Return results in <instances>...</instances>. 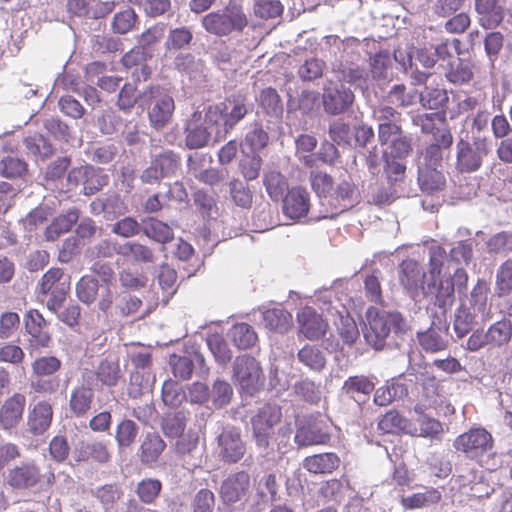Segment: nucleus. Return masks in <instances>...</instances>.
<instances>
[{
  "label": "nucleus",
  "mask_w": 512,
  "mask_h": 512,
  "mask_svg": "<svg viewBox=\"0 0 512 512\" xmlns=\"http://www.w3.org/2000/svg\"><path fill=\"white\" fill-rule=\"evenodd\" d=\"M446 252L437 247L430 252L428 276L414 259H405L399 265V280L402 286L415 297L422 291L436 298L440 307L454 300V285L449 277H442Z\"/></svg>",
  "instance_id": "obj_1"
},
{
  "label": "nucleus",
  "mask_w": 512,
  "mask_h": 512,
  "mask_svg": "<svg viewBox=\"0 0 512 512\" xmlns=\"http://www.w3.org/2000/svg\"><path fill=\"white\" fill-rule=\"evenodd\" d=\"M231 368V381L242 398H254L264 390L266 376L254 356L248 353L237 355Z\"/></svg>",
  "instance_id": "obj_2"
},
{
  "label": "nucleus",
  "mask_w": 512,
  "mask_h": 512,
  "mask_svg": "<svg viewBox=\"0 0 512 512\" xmlns=\"http://www.w3.org/2000/svg\"><path fill=\"white\" fill-rule=\"evenodd\" d=\"M168 364L172 375L181 381L190 380L194 375L205 378L210 372L204 355L196 345L183 344L181 350L169 354Z\"/></svg>",
  "instance_id": "obj_3"
},
{
  "label": "nucleus",
  "mask_w": 512,
  "mask_h": 512,
  "mask_svg": "<svg viewBox=\"0 0 512 512\" xmlns=\"http://www.w3.org/2000/svg\"><path fill=\"white\" fill-rule=\"evenodd\" d=\"M248 23V18L239 5H228L222 11L210 12L201 19L203 28L218 37L228 36L233 32L242 33Z\"/></svg>",
  "instance_id": "obj_4"
},
{
  "label": "nucleus",
  "mask_w": 512,
  "mask_h": 512,
  "mask_svg": "<svg viewBox=\"0 0 512 512\" xmlns=\"http://www.w3.org/2000/svg\"><path fill=\"white\" fill-rule=\"evenodd\" d=\"M453 447L466 458L478 460L484 455H493L494 438L485 427L473 425L454 439Z\"/></svg>",
  "instance_id": "obj_5"
},
{
  "label": "nucleus",
  "mask_w": 512,
  "mask_h": 512,
  "mask_svg": "<svg viewBox=\"0 0 512 512\" xmlns=\"http://www.w3.org/2000/svg\"><path fill=\"white\" fill-rule=\"evenodd\" d=\"M281 419V407L270 403L264 404L250 418L252 439L258 448L268 449L275 434V426Z\"/></svg>",
  "instance_id": "obj_6"
},
{
  "label": "nucleus",
  "mask_w": 512,
  "mask_h": 512,
  "mask_svg": "<svg viewBox=\"0 0 512 512\" xmlns=\"http://www.w3.org/2000/svg\"><path fill=\"white\" fill-rule=\"evenodd\" d=\"M331 440L329 425L314 415L295 416L294 442L298 447L323 445Z\"/></svg>",
  "instance_id": "obj_7"
},
{
  "label": "nucleus",
  "mask_w": 512,
  "mask_h": 512,
  "mask_svg": "<svg viewBox=\"0 0 512 512\" xmlns=\"http://www.w3.org/2000/svg\"><path fill=\"white\" fill-rule=\"evenodd\" d=\"M38 289L44 296L51 295L47 307L56 312L70 291V276H66L61 268H50L42 276Z\"/></svg>",
  "instance_id": "obj_8"
},
{
  "label": "nucleus",
  "mask_w": 512,
  "mask_h": 512,
  "mask_svg": "<svg viewBox=\"0 0 512 512\" xmlns=\"http://www.w3.org/2000/svg\"><path fill=\"white\" fill-rule=\"evenodd\" d=\"M218 447V458L224 464L239 463L246 453V442L242 438L241 430L234 425L222 427L216 437Z\"/></svg>",
  "instance_id": "obj_9"
},
{
  "label": "nucleus",
  "mask_w": 512,
  "mask_h": 512,
  "mask_svg": "<svg viewBox=\"0 0 512 512\" xmlns=\"http://www.w3.org/2000/svg\"><path fill=\"white\" fill-rule=\"evenodd\" d=\"M456 147V168L462 173H471L480 169L483 158L489 153L486 138H477L473 143L460 139Z\"/></svg>",
  "instance_id": "obj_10"
},
{
  "label": "nucleus",
  "mask_w": 512,
  "mask_h": 512,
  "mask_svg": "<svg viewBox=\"0 0 512 512\" xmlns=\"http://www.w3.org/2000/svg\"><path fill=\"white\" fill-rule=\"evenodd\" d=\"M181 167V157L172 150L159 153L152 158L150 166L141 174L144 183H155L166 177H173Z\"/></svg>",
  "instance_id": "obj_11"
},
{
  "label": "nucleus",
  "mask_w": 512,
  "mask_h": 512,
  "mask_svg": "<svg viewBox=\"0 0 512 512\" xmlns=\"http://www.w3.org/2000/svg\"><path fill=\"white\" fill-rule=\"evenodd\" d=\"M378 122V139L381 145H387L392 139L404 133L401 127V113L389 105H379L373 110Z\"/></svg>",
  "instance_id": "obj_12"
},
{
  "label": "nucleus",
  "mask_w": 512,
  "mask_h": 512,
  "mask_svg": "<svg viewBox=\"0 0 512 512\" xmlns=\"http://www.w3.org/2000/svg\"><path fill=\"white\" fill-rule=\"evenodd\" d=\"M425 330L416 333L419 346L426 353H437L445 350L449 344L451 322H430Z\"/></svg>",
  "instance_id": "obj_13"
},
{
  "label": "nucleus",
  "mask_w": 512,
  "mask_h": 512,
  "mask_svg": "<svg viewBox=\"0 0 512 512\" xmlns=\"http://www.w3.org/2000/svg\"><path fill=\"white\" fill-rule=\"evenodd\" d=\"M250 490V475L240 470L225 478L219 488V496L226 506L234 505L246 498Z\"/></svg>",
  "instance_id": "obj_14"
},
{
  "label": "nucleus",
  "mask_w": 512,
  "mask_h": 512,
  "mask_svg": "<svg viewBox=\"0 0 512 512\" xmlns=\"http://www.w3.org/2000/svg\"><path fill=\"white\" fill-rule=\"evenodd\" d=\"M42 479L40 468L33 462H22L9 469L5 482L15 491L36 487Z\"/></svg>",
  "instance_id": "obj_15"
},
{
  "label": "nucleus",
  "mask_w": 512,
  "mask_h": 512,
  "mask_svg": "<svg viewBox=\"0 0 512 512\" xmlns=\"http://www.w3.org/2000/svg\"><path fill=\"white\" fill-rule=\"evenodd\" d=\"M298 335L308 340L321 339L322 347L329 353L341 348L339 339L330 331L329 322H297Z\"/></svg>",
  "instance_id": "obj_16"
},
{
  "label": "nucleus",
  "mask_w": 512,
  "mask_h": 512,
  "mask_svg": "<svg viewBox=\"0 0 512 512\" xmlns=\"http://www.w3.org/2000/svg\"><path fill=\"white\" fill-rule=\"evenodd\" d=\"M377 430L388 435H417V427L399 410L392 408L380 415Z\"/></svg>",
  "instance_id": "obj_17"
},
{
  "label": "nucleus",
  "mask_w": 512,
  "mask_h": 512,
  "mask_svg": "<svg viewBox=\"0 0 512 512\" xmlns=\"http://www.w3.org/2000/svg\"><path fill=\"white\" fill-rule=\"evenodd\" d=\"M280 201L284 215L293 220L306 217L310 209V194L301 186L291 187Z\"/></svg>",
  "instance_id": "obj_18"
},
{
  "label": "nucleus",
  "mask_w": 512,
  "mask_h": 512,
  "mask_svg": "<svg viewBox=\"0 0 512 512\" xmlns=\"http://www.w3.org/2000/svg\"><path fill=\"white\" fill-rule=\"evenodd\" d=\"M359 325L365 342L373 349L381 350L385 346L399 348L397 341L390 339V322H359Z\"/></svg>",
  "instance_id": "obj_19"
},
{
  "label": "nucleus",
  "mask_w": 512,
  "mask_h": 512,
  "mask_svg": "<svg viewBox=\"0 0 512 512\" xmlns=\"http://www.w3.org/2000/svg\"><path fill=\"white\" fill-rule=\"evenodd\" d=\"M167 444L158 432L148 431L140 438V446L136 455L145 466H152L157 463Z\"/></svg>",
  "instance_id": "obj_20"
},
{
  "label": "nucleus",
  "mask_w": 512,
  "mask_h": 512,
  "mask_svg": "<svg viewBox=\"0 0 512 512\" xmlns=\"http://www.w3.org/2000/svg\"><path fill=\"white\" fill-rule=\"evenodd\" d=\"M354 93L345 86H328L323 92V106L327 113L338 115L345 112L354 102Z\"/></svg>",
  "instance_id": "obj_21"
},
{
  "label": "nucleus",
  "mask_w": 512,
  "mask_h": 512,
  "mask_svg": "<svg viewBox=\"0 0 512 512\" xmlns=\"http://www.w3.org/2000/svg\"><path fill=\"white\" fill-rule=\"evenodd\" d=\"M26 398L23 394L14 393L7 398L0 408V424L6 431L16 428L23 418Z\"/></svg>",
  "instance_id": "obj_22"
},
{
  "label": "nucleus",
  "mask_w": 512,
  "mask_h": 512,
  "mask_svg": "<svg viewBox=\"0 0 512 512\" xmlns=\"http://www.w3.org/2000/svg\"><path fill=\"white\" fill-rule=\"evenodd\" d=\"M341 464V458L336 452H322L306 456L302 467L313 475H328L336 471Z\"/></svg>",
  "instance_id": "obj_23"
},
{
  "label": "nucleus",
  "mask_w": 512,
  "mask_h": 512,
  "mask_svg": "<svg viewBox=\"0 0 512 512\" xmlns=\"http://www.w3.org/2000/svg\"><path fill=\"white\" fill-rule=\"evenodd\" d=\"M211 132L201 122V113L194 112L185 126V146L188 149H200L209 144Z\"/></svg>",
  "instance_id": "obj_24"
},
{
  "label": "nucleus",
  "mask_w": 512,
  "mask_h": 512,
  "mask_svg": "<svg viewBox=\"0 0 512 512\" xmlns=\"http://www.w3.org/2000/svg\"><path fill=\"white\" fill-rule=\"evenodd\" d=\"M175 110L174 99L168 94L158 96L148 110L151 127L156 130L164 128L172 119Z\"/></svg>",
  "instance_id": "obj_25"
},
{
  "label": "nucleus",
  "mask_w": 512,
  "mask_h": 512,
  "mask_svg": "<svg viewBox=\"0 0 512 512\" xmlns=\"http://www.w3.org/2000/svg\"><path fill=\"white\" fill-rule=\"evenodd\" d=\"M401 379V376H394L386 380L383 386L374 389L373 403L385 407L394 401L407 398V387L400 382Z\"/></svg>",
  "instance_id": "obj_26"
},
{
  "label": "nucleus",
  "mask_w": 512,
  "mask_h": 512,
  "mask_svg": "<svg viewBox=\"0 0 512 512\" xmlns=\"http://www.w3.org/2000/svg\"><path fill=\"white\" fill-rule=\"evenodd\" d=\"M53 419L52 406L46 401H39L28 412V430L34 436L43 435L51 426Z\"/></svg>",
  "instance_id": "obj_27"
},
{
  "label": "nucleus",
  "mask_w": 512,
  "mask_h": 512,
  "mask_svg": "<svg viewBox=\"0 0 512 512\" xmlns=\"http://www.w3.org/2000/svg\"><path fill=\"white\" fill-rule=\"evenodd\" d=\"M501 0H475V11L480 15L479 24L485 29L498 27L504 18Z\"/></svg>",
  "instance_id": "obj_28"
},
{
  "label": "nucleus",
  "mask_w": 512,
  "mask_h": 512,
  "mask_svg": "<svg viewBox=\"0 0 512 512\" xmlns=\"http://www.w3.org/2000/svg\"><path fill=\"white\" fill-rule=\"evenodd\" d=\"M226 335L238 350L253 349L259 342L257 332L248 322H233Z\"/></svg>",
  "instance_id": "obj_29"
},
{
  "label": "nucleus",
  "mask_w": 512,
  "mask_h": 512,
  "mask_svg": "<svg viewBox=\"0 0 512 512\" xmlns=\"http://www.w3.org/2000/svg\"><path fill=\"white\" fill-rule=\"evenodd\" d=\"M203 123L210 132H214L215 141L224 140L227 134L233 129L226 125V114L221 105H211L207 108Z\"/></svg>",
  "instance_id": "obj_30"
},
{
  "label": "nucleus",
  "mask_w": 512,
  "mask_h": 512,
  "mask_svg": "<svg viewBox=\"0 0 512 512\" xmlns=\"http://www.w3.org/2000/svg\"><path fill=\"white\" fill-rule=\"evenodd\" d=\"M206 345L212 354L215 362L222 368H226L233 362V351L230 345L222 335L218 333L208 334L206 339Z\"/></svg>",
  "instance_id": "obj_31"
},
{
  "label": "nucleus",
  "mask_w": 512,
  "mask_h": 512,
  "mask_svg": "<svg viewBox=\"0 0 512 512\" xmlns=\"http://www.w3.org/2000/svg\"><path fill=\"white\" fill-rule=\"evenodd\" d=\"M262 180L268 196L274 202L283 199L290 189L285 175L275 169L265 171Z\"/></svg>",
  "instance_id": "obj_32"
},
{
  "label": "nucleus",
  "mask_w": 512,
  "mask_h": 512,
  "mask_svg": "<svg viewBox=\"0 0 512 512\" xmlns=\"http://www.w3.org/2000/svg\"><path fill=\"white\" fill-rule=\"evenodd\" d=\"M145 53L142 48L135 47L122 57V64L126 68H135L132 77L135 81H146L151 75V69L145 64Z\"/></svg>",
  "instance_id": "obj_33"
},
{
  "label": "nucleus",
  "mask_w": 512,
  "mask_h": 512,
  "mask_svg": "<svg viewBox=\"0 0 512 512\" xmlns=\"http://www.w3.org/2000/svg\"><path fill=\"white\" fill-rule=\"evenodd\" d=\"M357 198V187L350 175L339 178L332 191L330 201L341 204L344 208L352 205Z\"/></svg>",
  "instance_id": "obj_34"
},
{
  "label": "nucleus",
  "mask_w": 512,
  "mask_h": 512,
  "mask_svg": "<svg viewBox=\"0 0 512 512\" xmlns=\"http://www.w3.org/2000/svg\"><path fill=\"white\" fill-rule=\"evenodd\" d=\"M441 493L431 487L426 488L424 492H416L407 496H402L400 503L404 510H415L424 508L432 504H437L441 500Z\"/></svg>",
  "instance_id": "obj_35"
},
{
  "label": "nucleus",
  "mask_w": 512,
  "mask_h": 512,
  "mask_svg": "<svg viewBox=\"0 0 512 512\" xmlns=\"http://www.w3.org/2000/svg\"><path fill=\"white\" fill-rule=\"evenodd\" d=\"M79 219V210L76 208L68 210L59 215L46 228L45 236L47 240H55L61 234L69 232Z\"/></svg>",
  "instance_id": "obj_36"
},
{
  "label": "nucleus",
  "mask_w": 512,
  "mask_h": 512,
  "mask_svg": "<svg viewBox=\"0 0 512 512\" xmlns=\"http://www.w3.org/2000/svg\"><path fill=\"white\" fill-rule=\"evenodd\" d=\"M226 114V125L234 128L250 112L245 96L228 98L220 104Z\"/></svg>",
  "instance_id": "obj_37"
},
{
  "label": "nucleus",
  "mask_w": 512,
  "mask_h": 512,
  "mask_svg": "<svg viewBox=\"0 0 512 512\" xmlns=\"http://www.w3.org/2000/svg\"><path fill=\"white\" fill-rule=\"evenodd\" d=\"M161 399L165 406L177 408L183 402L188 401V394L182 384L177 380L168 378L162 384Z\"/></svg>",
  "instance_id": "obj_38"
},
{
  "label": "nucleus",
  "mask_w": 512,
  "mask_h": 512,
  "mask_svg": "<svg viewBox=\"0 0 512 512\" xmlns=\"http://www.w3.org/2000/svg\"><path fill=\"white\" fill-rule=\"evenodd\" d=\"M372 378L366 375L349 376L342 385V393L355 401V394L369 396L375 389V383Z\"/></svg>",
  "instance_id": "obj_39"
},
{
  "label": "nucleus",
  "mask_w": 512,
  "mask_h": 512,
  "mask_svg": "<svg viewBox=\"0 0 512 512\" xmlns=\"http://www.w3.org/2000/svg\"><path fill=\"white\" fill-rule=\"evenodd\" d=\"M139 425L132 419L123 418L117 425L115 441L120 451L131 448L139 434Z\"/></svg>",
  "instance_id": "obj_40"
},
{
  "label": "nucleus",
  "mask_w": 512,
  "mask_h": 512,
  "mask_svg": "<svg viewBox=\"0 0 512 512\" xmlns=\"http://www.w3.org/2000/svg\"><path fill=\"white\" fill-rule=\"evenodd\" d=\"M143 232L148 238L162 244L174 239L173 229L156 218H149L143 222Z\"/></svg>",
  "instance_id": "obj_41"
},
{
  "label": "nucleus",
  "mask_w": 512,
  "mask_h": 512,
  "mask_svg": "<svg viewBox=\"0 0 512 512\" xmlns=\"http://www.w3.org/2000/svg\"><path fill=\"white\" fill-rule=\"evenodd\" d=\"M162 481L158 478H144L140 480L135 488V493L143 504H154L161 494Z\"/></svg>",
  "instance_id": "obj_42"
},
{
  "label": "nucleus",
  "mask_w": 512,
  "mask_h": 512,
  "mask_svg": "<svg viewBox=\"0 0 512 512\" xmlns=\"http://www.w3.org/2000/svg\"><path fill=\"white\" fill-rule=\"evenodd\" d=\"M414 410L419 414V436L431 440L440 439L443 432L442 423L438 419L425 414L418 404L414 407Z\"/></svg>",
  "instance_id": "obj_43"
},
{
  "label": "nucleus",
  "mask_w": 512,
  "mask_h": 512,
  "mask_svg": "<svg viewBox=\"0 0 512 512\" xmlns=\"http://www.w3.org/2000/svg\"><path fill=\"white\" fill-rule=\"evenodd\" d=\"M297 359L300 363L311 370L321 371L326 366V358L322 351L316 346L306 344L297 352Z\"/></svg>",
  "instance_id": "obj_44"
},
{
  "label": "nucleus",
  "mask_w": 512,
  "mask_h": 512,
  "mask_svg": "<svg viewBox=\"0 0 512 512\" xmlns=\"http://www.w3.org/2000/svg\"><path fill=\"white\" fill-rule=\"evenodd\" d=\"M210 401L215 409L226 407L232 400L233 387L225 379L217 378L210 389Z\"/></svg>",
  "instance_id": "obj_45"
},
{
  "label": "nucleus",
  "mask_w": 512,
  "mask_h": 512,
  "mask_svg": "<svg viewBox=\"0 0 512 512\" xmlns=\"http://www.w3.org/2000/svg\"><path fill=\"white\" fill-rule=\"evenodd\" d=\"M259 105L269 116L279 117L283 113L282 100L276 89L272 87L261 90L259 94Z\"/></svg>",
  "instance_id": "obj_46"
},
{
  "label": "nucleus",
  "mask_w": 512,
  "mask_h": 512,
  "mask_svg": "<svg viewBox=\"0 0 512 512\" xmlns=\"http://www.w3.org/2000/svg\"><path fill=\"white\" fill-rule=\"evenodd\" d=\"M50 322H24L25 330L30 336V345L34 348L48 347L51 342V335L46 331Z\"/></svg>",
  "instance_id": "obj_47"
},
{
  "label": "nucleus",
  "mask_w": 512,
  "mask_h": 512,
  "mask_svg": "<svg viewBox=\"0 0 512 512\" xmlns=\"http://www.w3.org/2000/svg\"><path fill=\"white\" fill-rule=\"evenodd\" d=\"M448 81L454 84L468 83L473 78L472 64L469 61L457 58L449 62V69L446 72Z\"/></svg>",
  "instance_id": "obj_48"
},
{
  "label": "nucleus",
  "mask_w": 512,
  "mask_h": 512,
  "mask_svg": "<svg viewBox=\"0 0 512 512\" xmlns=\"http://www.w3.org/2000/svg\"><path fill=\"white\" fill-rule=\"evenodd\" d=\"M413 124L419 126L422 133L431 135L434 131L447 124L446 113L441 111L420 114L413 118Z\"/></svg>",
  "instance_id": "obj_49"
},
{
  "label": "nucleus",
  "mask_w": 512,
  "mask_h": 512,
  "mask_svg": "<svg viewBox=\"0 0 512 512\" xmlns=\"http://www.w3.org/2000/svg\"><path fill=\"white\" fill-rule=\"evenodd\" d=\"M418 180L422 191L428 193L442 190L445 186V177L436 167H427L421 171Z\"/></svg>",
  "instance_id": "obj_50"
},
{
  "label": "nucleus",
  "mask_w": 512,
  "mask_h": 512,
  "mask_svg": "<svg viewBox=\"0 0 512 512\" xmlns=\"http://www.w3.org/2000/svg\"><path fill=\"white\" fill-rule=\"evenodd\" d=\"M309 181L312 190L318 197L330 199L335 184L331 175L323 171H312Z\"/></svg>",
  "instance_id": "obj_51"
},
{
  "label": "nucleus",
  "mask_w": 512,
  "mask_h": 512,
  "mask_svg": "<svg viewBox=\"0 0 512 512\" xmlns=\"http://www.w3.org/2000/svg\"><path fill=\"white\" fill-rule=\"evenodd\" d=\"M24 145L31 155L36 158L47 159L53 155L52 144L41 134L24 138Z\"/></svg>",
  "instance_id": "obj_52"
},
{
  "label": "nucleus",
  "mask_w": 512,
  "mask_h": 512,
  "mask_svg": "<svg viewBox=\"0 0 512 512\" xmlns=\"http://www.w3.org/2000/svg\"><path fill=\"white\" fill-rule=\"evenodd\" d=\"M486 332L489 346L500 347L512 337V322H493Z\"/></svg>",
  "instance_id": "obj_53"
},
{
  "label": "nucleus",
  "mask_w": 512,
  "mask_h": 512,
  "mask_svg": "<svg viewBox=\"0 0 512 512\" xmlns=\"http://www.w3.org/2000/svg\"><path fill=\"white\" fill-rule=\"evenodd\" d=\"M95 374L97 380L107 387H115L121 377L118 363L111 362L107 359L100 361Z\"/></svg>",
  "instance_id": "obj_54"
},
{
  "label": "nucleus",
  "mask_w": 512,
  "mask_h": 512,
  "mask_svg": "<svg viewBox=\"0 0 512 512\" xmlns=\"http://www.w3.org/2000/svg\"><path fill=\"white\" fill-rule=\"evenodd\" d=\"M92 398L93 394L88 389L84 387L74 389L69 402L70 410L77 417L85 415L91 407Z\"/></svg>",
  "instance_id": "obj_55"
},
{
  "label": "nucleus",
  "mask_w": 512,
  "mask_h": 512,
  "mask_svg": "<svg viewBox=\"0 0 512 512\" xmlns=\"http://www.w3.org/2000/svg\"><path fill=\"white\" fill-rule=\"evenodd\" d=\"M495 291L499 297L507 296L512 292V260L504 261L496 273Z\"/></svg>",
  "instance_id": "obj_56"
},
{
  "label": "nucleus",
  "mask_w": 512,
  "mask_h": 512,
  "mask_svg": "<svg viewBox=\"0 0 512 512\" xmlns=\"http://www.w3.org/2000/svg\"><path fill=\"white\" fill-rule=\"evenodd\" d=\"M449 97L445 89L426 87L420 94V102L424 108L437 110L448 103Z\"/></svg>",
  "instance_id": "obj_57"
},
{
  "label": "nucleus",
  "mask_w": 512,
  "mask_h": 512,
  "mask_svg": "<svg viewBox=\"0 0 512 512\" xmlns=\"http://www.w3.org/2000/svg\"><path fill=\"white\" fill-rule=\"evenodd\" d=\"M160 426L165 437L176 439L184 434L186 418L181 412H176L172 416L164 418Z\"/></svg>",
  "instance_id": "obj_58"
},
{
  "label": "nucleus",
  "mask_w": 512,
  "mask_h": 512,
  "mask_svg": "<svg viewBox=\"0 0 512 512\" xmlns=\"http://www.w3.org/2000/svg\"><path fill=\"white\" fill-rule=\"evenodd\" d=\"M118 253L124 257H130L136 262H152L154 259L152 250L137 242H127L123 244Z\"/></svg>",
  "instance_id": "obj_59"
},
{
  "label": "nucleus",
  "mask_w": 512,
  "mask_h": 512,
  "mask_svg": "<svg viewBox=\"0 0 512 512\" xmlns=\"http://www.w3.org/2000/svg\"><path fill=\"white\" fill-rule=\"evenodd\" d=\"M71 447L67 437L64 435H55L49 442L48 452L50 458L58 464L65 463L69 457Z\"/></svg>",
  "instance_id": "obj_60"
},
{
  "label": "nucleus",
  "mask_w": 512,
  "mask_h": 512,
  "mask_svg": "<svg viewBox=\"0 0 512 512\" xmlns=\"http://www.w3.org/2000/svg\"><path fill=\"white\" fill-rule=\"evenodd\" d=\"M98 294V281L91 276H82L76 284V295L83 303H92Z\"/></svg>",
  "instance_id": "obj_61"
},
{
  "label": "nucleus",
  "mask_w": 512,
  "mask_h": 512,
  "mask_svg": "<svg viewBox=\"0 0 512 512\" xmlns=\"http://www.w3.org/2000/svg\"><path fill=\"white\" fill-rule=\"evenodd\" d=\"M230 195L234 203L242 208H250L253 202V194L248 186L238 179L230 181Z\"/></svg>",
  "instance_id": "obj_62"
},
{
  "label": "nucleus",
  "mask_w": 512,
  "mask_h": 512,
  "mask_svg": "<svg viewBox=\"0 0 512 512\" xmlns=\"http://www.w3.org/2000/svg\"><path fill=\"white\" fill-rule=\"evenodd\" d=\"M136 20L135 11L132 8H127L114 15L111 28L114 33L126 34L133 29Z\"/></svg>",
  "instance_id": "obj_63"
},
{
  "label": "nucleus",
  "mask_w": 512,
  "mask_h": 512,
  "mask_svg": "<svg viewBox=\"0 0 512 512\" xmlns=\"http://www.w3.org/2000/svg\"><path fill=\"white\" fill-rule=\"evenodd\" d=\"M27 163L19 158L7 156L0 161V175L5 178H18L27 172Z\"/></svg>",
  "instance_id": "obj_64"
}]
</instances>
